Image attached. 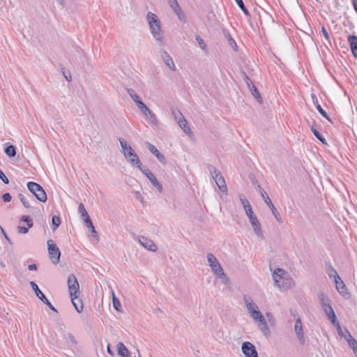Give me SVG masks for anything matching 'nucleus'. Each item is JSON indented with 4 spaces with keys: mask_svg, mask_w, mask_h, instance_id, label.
Instances as JSON below:
<instances>
[{
    "mask_svg": "<svg viewBox=\"0 0 357 357\" xmlns=\"http://www.w3.org/2000/svg\"><path fill=\"white\" fill-rule=\"evenodd\" d=\"M312 98L313 100V102L314 104L315 105L316 103H317V98L316 96L314 95V94H312Z\"/></svg>",
    "mask_w": 357,
    "mask_h": 357,
    "instance_id": "e2e57ef3",
    "label": "nucleus"
},
{
    "mask_svg": "<svg viewBox=\"0 0 357 357\" xmlns=\"http://www.w3.org/2000/svg\"><path fill=\"white\" fill-rule=\"evenodd\" d=\"M18 197L20 199L21 202L22 203V204L24 205V207H26L27 208L31 207L29 202L22 194H19Z\"/></svg>",
    "mask_w": 357,
    "mask_h": 357,
    "instance_id": "58836bf2",
    "label": "nucleus"
},
{
    "mask_svg": "<svg viewBox=\"0 0 357 357\" xmlns=\"http://www.w3.org/2000/svg\"><path fill=\"white\" fill-rule=\"evenodd\" d=\"M112 302H113V306L117 310L119 311V307H121V303L119 300L116 297L114 291H112Z\"/></svg>",
    "mask_w": 357,
    "mask_h": 357,
    "instance_id": "72a5a7b5",
    "label": "nucleus"
},
{
    "mask_svg": "<svg viewBox=\"0 0 357 357\" xmlns=\"http://www.w3.org/2000/svg\"><path fill=\"white\" fill-rule=\"evenodd\" d=\"M348 42L354 57H357V36L350 35L348 36Z\"/></svg>",
    "mask_w": 357,
    "mask_h": 357,
    "instance_id": "412c9836",
    "label": "nucleus"
},
{
    "mask_svg": "<svg viewBox=\"0 0 357 357\" xmlns=\"http://www.w3.org/2000/svg\"><path fill=\"white\" fill-rule=\"evenodd\" d=\"M107 352H108L110 355H112V356L113 355V352H112V349H111V348H110V346H109V345H108V346H107Z\"/></svg>",
    "mask_w": 357,
    "mask_h": 357,
    "instance_id": "680f3d73",
    "label": "nucleus"
},
{
    "mask_svg": "<svg viewBox=\"0 0 357 357\" xmlns=\"http://www.w3.org/2000/svg\"><path fill=\"white\" fill-rule=\"evenodd\" d=\"M335 326L336 327V329H337V331L338 334H339L341 337H344V338L345 339V336H346V330H347V329H345L344 331H342V328H341V326H340V323H338L337 324H336Z\"/></svg>",
    "mask_w": 357,
    "mask_h": 357,
    "instance_id": "37998d69",
    "label": "nucleus"
},
{
    "mask_svg": "<svg viewBox=\"0 0 357 357\" xmlns=\"http://www.w3.org/2000/svg\"><path fill=\"white\" fill-rule=\"evenodd\" d=\"M29 227H26L24 226H18L17 227V231L20 234H26L29 231Z\"/></svg>",
    "mask_w": 357,
    "mask_h": 357,
    "instance_id": "de8ad7c7",
    "label": "nucleus"
},
{
    "mask_svg": "<svg viewBox=\"0 0 357 357\" xmlns=\"http://www.w3.org/2000/svg\"><path fill=\"white\" fill-rule=\"evenodd\" d=\"M63 75L64 77H66V79L68 80V81H70L71 80V76L70 75H69V76H68V75H66L65 73L63 72Z\"/></svg>",
    "mask_w": 357,
    "mask_h": 357,
    "instance_id": "0e129e2a",
    "label": "nucleus"
},
{
    "mask_svg": "<svg viewBox=\"0 0 357 357\" xmlns=\"http://www.w3.org/2000/svg\"><path fill=\"white\" fill-rule=\"evenodd\" d=\"M3 200L6 202H9L11 200V196L9 193H5L2 196Z\"/></svg>",
    "mask_w": 357,
    "mask_h": 357,
    "instance_id": "6e6d98bb",
    "label": "nucleus"
},
{
    "mask_svg": "<svg viewBox=\"0 0 357 357\" xmlns=\"http://www.w3.org/2000/svg\"><path fill=\"white\" fill-rule=\"evenodd\" d=\"M160 55L165 63V64L172 70L175 71L176 70V66L174 64V62L172 58V56L168 54V52L164 50H162L160 51Z\"/></svg>",
    "mask_w": 357,
    "mask_h": 357,
    "instance_id": "4468645a",
    "label": "nucleus"
},
{
    "mask_svg": "<svg viewBox=\"0 0 357 357\" xmlns=\"http://www.w3.org/2000/svg\"><path fill=\"white\" fill-rule=\"evenodd\" d=\"M122 152L125 158L132 165H136L139 169L142 166V162L135 151L130 145H128L126 141L123 139H119Z\"/></svg>",
    "mask_w": 357,
    "mask_h": 357,
    "instance_id": "7ed1b4c3",
    "label": "nucleus"
},
{
    "mask_svg": "<svg viewBox=\"0 0 357 357\" xmlns=\"http://www.w3.org/2000/svg\"><path fill=\"white\" fill-rule=\"evenodd\" d=\"M174 12L175 13V14L177 15L178 18L181 21L185 20V16L183 12L182 11L181 7L177 8Z\"/></svg>",
    "mask_w": 357,
    "mask_h": 357,
    "instance_id": "a19ab883",
    "label": "nucleus"
},
{
    "mask_svg": "<svg viewBox=\"0 0 357 357\" xmlns=\"http://www.w3.org/2000/svg\"><path fill=\"white\" fill-rule=\"evenodd\" d=\"M117 353L121 357H130V352L122 342L116 344Z\"/></svg>",
    "mask_w": 357,
    "mask_h": 357,
    "instance_id": "4be33fe9",
    "label": "nucleus"
},
{
    "mask_svg": "<svg viewBox=\"0 0 357 357\" xmlns=\"http://www.w3.org/2000/svg\"><path fill=\"white\" fill-rule=\"evenodd\" d=\"M285 275V271L282 268H276L273 273L274 284L280 289H282L286 284L290 287L291 284H293V280L291 278H284Z\"/></svg>",
    "mask_w": 357,
    "mask_h": 357,
    "instance_id": "423d86ee",
    "label": "nucleus"
},
{
    "mask_svg": "<svg viewBox=\"0 0 357 357\" xmlns=\"http://www.w3.org/2000/svg\"><path fill=\"white\" fill-rule=\"evenodd\" d=\"M266 317L269 319V320L273 317V316H272L271 313H270V312H267V313L266 314Z\"/></svg>",
    "mask_w": 357,
    "mask_h": 357,
    "instance_id": "69168bd1",
    "label": "nucleus"
},
{
    "mask_svg": "<svg viewBox=\"0 0 357 357\" xmlns=\"http://www.w3.org/2000/svg\"><path fill=\"white\" fill-rule=\"evenodd\" d=\"M236 3L238 4V6H239V8L241 9V10L246 15H249V13H248V9L246 8V7L244 5V3L242 0H234Z\"/></svg>",
    "mask_w": 357,
    "mask_h": 357,
    "instance_id": "ea45409f",
    "label": "nucleus"
},
{
    "mask_svg": "<svg viewBox=\"0 0 357 357\" xmlns=\"http://www.w3.org/2000/svg\"><path fill=\"white\" fill-rule=\"evenodd\" d=\"M196 40L198 43L199 46L200 47L201 49H202V50L206 49V45L204 43V40L200 36H197Z\"/></svg>",
    "mask_w": 357,
    "mask_h": 357,
    "instance_id": "c03bdc74",
    "label": "nucleus"
},
{
    "mask_svg": "<svg viewBox=\"0 0 357 357\" xmlns=\"http://www.w3.org/2000/svg\"><path fill=\"white\" fill-rule=\"evenodd\" d=\"M0 179L5 183L8 184L9 183V181L8 178L6 176V175L3 174V172L0 169Z\"/></svg>",
    "mask_w": 357,
    "mask_h": 357,
    "instance_id": "864d4df0",
    "label": "nucleus"
},
{
    "mask_svg": "<svg viewBox=\"0 0 357 357\" xmlns=\"http://www.w3.org/2000/svg\"><path fill=\"white\" fill-rule=\"evenodd\" d=\"M168 3L169 6L172 8V10L174 11L177 8H179L180 6L178 5L176 0H168Z\"/></svg>",
    "mask_w": 357,
    "mask_h": 357,
    "instance_id": "49530a36",
    "label": "nucleus"
},
{
    "mask_svg": "<svg viewBox=\"0 0 357 357\" xmlns=\"http://www.w3.org/2000/svg\"><path fill=\"white\" fill-rule=\"evenodd\" d=\"M177 123H178V126H180V128L181 129H183V130L186 134H190L191 132L190 129L188 125V122L185 120V117H181V119H178Z\"/></svg>",
    "mask_w": 357,
    "mask_h": 357,
    "instance_id": "a878e982",
    "label": "nucleus"
},
{
    "mask_svg": "<svg viewBox=\"0 0 357 357\" xmlns=\"http://www.w3.org/2000/svg\"><path fill=\"white\" fill-rule=\"evenodd\" d=\"M207 261L213 273L216 277L222 279L225 284H227L229 281V279L227 277V275L224 273L223 269L220 264L218 262L217 258L212 253H208L207 255Z\"/></svg>",
    "mask_w": 357,
    "mask_h": 357,
    "instance_id": "20e7f679",
    "label": "nucleus"
},
{
    "mask_svg": "<svg viewBox=\"0 0 357 357\" xmlns=\"http://www.w3.org/2000/svg\"><path fill=\"white\" fill-rule=\"evenodd\" d=\"M146 147L149 151L152 153L157 159L163 165L166 163V160L165 156L158 150V149L153 144L149 142H146Z\"/></svg>",
    "mask_w": 357,
    "mask_h": 357,
    "instance_id": "f3484780",
    "label": "nucleus"
},
{
    "mask_svg": "<svg viewBox=\"0 0 357 357\" xmlns=\"http://www.w3.org/2000/svg\"><path fill=\"white\" fill-rule=\"evenodd\" d=\"M21 220L26 222L27 225V227H32L33 226V221L29 215H23L21 218Z\"/></svg>",
    "mask_w": 357,
    "mask_h": 357,
    "instance_id": "79ce46f5",
    "label": "nucleus"
},
{
    "mask_svg": "<svg viewBox=\"0 0 357 357\" xmlns=\"http://www.w3.org/2000/svg\"><path fill=\"white\" fill-rule=\"evenodd\" d=\"M149 179V181L152 183V184L159 190V192L162 191V186L157 180L154 174L151 172V171L149 169H143L142 166L141 169H139Z\"/></svg>",
    "mask_w": 357,
    "mask_h": 357,
    "instance_id": "2eb2a0df",
    "label": "nucleus"
},
{
    "mask_svg": "<svg viewBox=\"0 0 357 357\" xmlns=\"http://www.w3.org/2000/svg\"><path fill=\"white\" fill-rule=\"evenodd\" d=\"M240 201L245 209V213L248 217H250L252 215H254V212L252 209V207L249 203V201L243 195L240 194L238 195Z\"/></svg>",
    "mask_w": 357,
    "mask_h": 357,
    "instance_id": "6ab92c4d",
    "label": "nucleus"
},
{
    "mask_svg": "<svg viewBox=\"0 0 357 357\" xmlns=\"http://www.w3.org/2000/svg\"><path fill=\"white\" fill-rule=\"evenodd\" d=\"M321 33H322L323 36H324V38L330 43L329 34L324 26H321Z\"/></svg>",
    "mask_w": 357,
    "mask_h": 357,
    "instance_id": "8fccbe9b",
    "label": "nucleus"
},
{
    "mask_svg": "<svg viewBox=\"0 0 357 357\" xmlns=\"http://www.w3.org/2000/svg\"><path fill=\"white\" fill-rule=\"evenodd\" d=\"M352 349H353L354 354L357 356V345H356V347H354Z\"/></svg>",
    "mask_w": 357,
    "mask_h": 357,
    "instance_id": "338daca9",
    "label": "nucleus"
},
{
    "mask_svg": "<svg viewBox=\"0 0 357 357\" xmlns=\"http://www.w3.org/2000/svg\"><path fill=\"white\" fill-rule=\"evenodd\" d=\"M345 340L347 341L349 347L353 349L356 347L357 341L353 337L348 330H346Z\"/></svg>",
    "mask_w": 357,
    "mask_h": 357,
    "instance_id": "bb28decb",
    "label": "nucleus"
},
{
    "mask_svg": "<svg viewBox=\"0 0 357 357\" xmlns=\"http://www.w3.org/2000/svg\"><path fill=\"white\" fill-rule=\"evenodd\" d=\"M334 280L336 289L339 291V293L341 294L342 295L347 294L348 292L346 285L344 284V282L339 276V275H336L335 278Z\"/></svg>",
    "mask_w": 357,
    "mask_h": 357,
    "instance_id": "aec40b11",
    "label": "nucleus"
},
{
    "mask_svg": "<svg viewBox=\"0 0 357 357\" xmlns=\"http://www.w3.org/2000/svg\"><path fill=\"white\" fill-rule=\"evenodd\" d=\"M242 76H243L245 82H246L248 86L250 88L251 86L250 84H252L251 80L250 79V78L248 77V76L246 75L245 73H242Z\"/></svg>",
    "mask_w": 357,
    "mask_h": 357,
    "instance_id": "603ef678",
    "label": "nucleus"
},
{
    "mask_svg": "<svg viewBox=\"0 0 357 357\" xmlns=\"http://www.w3.org/2000/svg\"><path fill=\"white\" fill-rule=\"evenodd\" d=\"M28 190L41 202L47 201V195L43 187L38 183L33 181L27 183Z\"/></svg>",
    "mask_w": 357,
    "mask_h": 357,
    "instance_id": "0eeeda50",
    "label": "nucleus"
},
{
    "mask_svg": "<svg viewBox=\"0 0 357 357\" xmlns=\"http://www.w3.org/2000/svg\"><path fill=\"white\" fill-rule=\"evenodd\" d=\"M353 5H354L355 10L357 13V0H353Z\"/></svg>",
    "mask_w": 357,
    "mask_h": 357,
    "instance_id": "052dcab7",
    "label": "nucleus"
},
{
    "mask_svg": "<svg viewBox=\"0 0 357 357\" xmlns=\"http://www.w3.org/2000/svg\"><path fill=\"white\" fill-rule=\"evenodd\" d=\"M139 243L148 250L155 252L157 250V247L154 242L144 236H141L139 238Z\"/></svg>",
    "mask_w": 357,
    "mask_h": 357,
    "instance_id": "dca6fc26",
    "label": "nucleus"
},
{
    "mask_svg": "<svg viewBox=\"0 0 357 357\" xmlns=\"http://www.w3.org/2000/svg\"><path fill=\"white\" fill-rule=\"evenodd\" d=\"M326 316L334 326L339 323V321L337 320V317L334 310L328 312V314Z\"/></svg>",
    "mask_w": 357,
    "mask_h": 357,
    "instance_id": "f704fd0d",
    "label": "nucleus"
},
{
    "mask_svg": "<svg viewBox=\"0 0 357 357\" xmlns=\"http://www.w3.org/2000/svg\"><path fill=\"white\" fill-rule=\"evenodd\" d=\"M336 275H338L337 271L331 266V271L330 272L328 273V275L330 278H332L333 277L334 279L335 278V276Z\"/></svg>",
    "mask_w": 357,
    "mask_h": 357,
    "instance_id": "4d7b16f0",
    "label": "nucleus"
},
{
    "mask_svg": "<svg viewBox=\"0 0 357 357\" xmlns=\"http://www.w3.org/2000/svg\"><path fill=\"white\" fill-rule=\"evenodd\" d=\"M5 153L8 156V157H14L16 154V151H15V147L13 145H9L8 146L5 150Z\"/></svg>",
    "mask_w": 357,
    "mask_h": 357,
    "instance_id": "7c9ffc66",
    "label": "nucleus"
},
{
    "mask_svg": "<svg viewBox=\"0 0 357 357\" xmlns=\"http://www.w3.org/2000/svg\"><path fill=\"white\" fill-rule=\"evenodd\" d=\"M65 335H66V337L68 338L70 342V347H75L77 346V342L75 337L73 336V335L70 333H67Z\"/></svg>",
    "mask_w": 357,
    "mask_h": 357,
    "instance_id": "c9c22d12",
    "label": "nucleus"
},
{
    "mask_svg": "<svg viewBox=\"0 0 357 357\" xmlns=\"http://www.w3.org/2000/svg\"><path fill=\"white\" fill-rule=\"evenodd\" d=\"M322 309L325 312L326 315L328 314V312L333 310V309L331 305V303H327V304H324Z\"/></svg>",
    "mask_w": 357,
    "mask_h": 357,
    "instance_id": "a18cd8bd",
    "label": "nucleus"
},
{
    "mask_svg": "<svg viewBox=\"0 0 357 357\" xmlns=\"http://www.w3.org/2000/svg\"><path fill=\"white\" fill-rule=\"evenodd\" d=\"M30 285L33 290L34 291L36 296L42 301L44 302L47 298L43 294V292L40 290L38 285L36 284V282L31 281L30 282Z\"/></svg>",
    "mask_w": 357,
    "mask_h": 357,
    "instance_id": "5701e85b",
    "label": "nucleus"
},
{
    "mask_svg": "<svg viewBox=\"0 0 357 357\" xmlns=\"http://www.w3.org/2000/svg\"><path fill=\"white\" fill-rule=\"evenodd\" d=\"M78 212L85 222L87 220V217H89L87 211H86L84 206L82 203H80L78 206Z\"/></svg>",
    "mask_w": 357,
    "mask_h": 357,
    "instance_id": "cd10ccee",
    "label": "nucleus"
},
{
    "mask_svg": "<svg viewBox=\"0 0 357 357\" xmlns=\"http://www.w3.org/2000/svg\"><path fill=\"white\" fill-rule=\"evenodd\" d=\"M311 130L314 135L324 144H326V139L322 136V135L314 127H311Z\"/></svg>",
    "mask_w": 357,
    "mask_h": 357,
    "instance_id": "c756f323",
    "label": "nucleus"
},
{
    "mask_svg": "<svg viewBox=\"0 0 357 357\" xmlns=\"http://www.w3.org/2000/svg\"><path fill=\"white\" fill-rule=\"evenodd\" d=\"M250 222L252 225L253 231L255 235L260 239H263L264 238V234L261 229V226L260 222H259L257 216L254 214L250 217H248Z\"/></svg>",
    "mask_w": 357,
    "mask_h": 357,
    "instance_id": "f8f14e48",
    "label": "nucleus"
},
{
    "mask_svg": "<svg viewBox=\"0 0 357 357\" xmlns=\"http://www.w3.org/2000/svg\"><path fill=\"white\" fill-rule=\"evenodd\" d=\"M1 232L2 234H3L5 238L7 240V241L9 243H11L10 242V238L8 237V236L6 235V232L4 231V230L3 229V228H1Z\"/></svg>",
    "mask_w": 357,
    "mask_h": 357,
    "instance_id": "bf43d9fd",
    "label": "nucleus"
},
{
    "mask_svg": "<svg viewBox=\"0 0 357 357\" xmlns=\"http://www.w3.org/2000/svg\"><path fill=\"white\" fill-rule=\"evenodd\" d=\"M172 114L174 119L178 122V119H181V117H184L181 111L178 109H172Z\"/></svg>",
    "mask_w": 357,
    "mask_h": 357,
    "instance_id": "e433bc0d",
    "label": "nucleus"
},
{
    "mask_svg": "<svg viewBox=\"0 0 357 357\" xmlns=\"http://www.w3.org/2000/svg\"><path fill=\"white\" fill-rule=\"evenodd\" d=\"M43 303H45V305H47L50 310H52V311H54L55 312H57V310H56V308L50 303V301H48L47 298Z\"/></svg>",
    "mask_w": 357,
    "mask_h": 357,
    "instance_id": "5fc2aeb1",
    "label": "nucleus"
},
{
    "mask_svg": "<svg viewBox=\"0 0 357 357\" xmlns=\"http://www.w3.org/2000/svg\"><path fill=\"white\" fill-rule=\"evenodd\" d=\"M316 108H317V109L319 111V112L320 113V114H321L323 117H324L325 119H326L328 121L332 122L331 119L329 117V116L328 115V114L326 113V112L322 109V107H321V105H320L317 104V105H316Z\"/></svg>",
    "mask_w": 357,
    "mask_h": 357,
    "instance_id": "2f4dec72",
    "label": "nucleus"
},
{
    "mask_svg": "<svg viewBox=\"0 0 357 357\" xmlns=\"http://www.w3.org/2000/svg\"><path fill=\"white\" fill-rule=\"evenodd\" d=\"M28 268L29 271H35V270H36L37 266L36 264H33L29 265Z\"/></svg>",
    "mask_w": 357,
    "mask_h": 357,
    "instance_id": "13d9d810",
    "label": "nucleus"
},
{
    "mask_svg": "<svg viewBox=\"0 0 357 357\" xmlns=\"http://www.w3.org/2000/svg\"><path fill=\"white\" fill-rule=\"evenodd\" d=\"M250 90L253 95V96L259 102H262V98L260 96L259 92L257 91V89L254 84H252V86L250 87Z\"/></svg>",
    "mask_w": 357,
    "mask_h": 357,
    "instance_id": "c85d7f7f",
    "label": "nucleus"
},
{
    "mask_svg": "<svg viewBox=\"0 0 357 357\" xmlns=\"http://www.w3.org/2000/svg\"><path fill=\"white\" fill-rule=\"evenodd\" d=\"M52 225H53L52 229L54 231V230H56L57 229V227L61 224L60 218L59 216H57V215H53L52 218Z\"/></svg>",
    "mask_w": 357,
    "mask_h": 357,
    "instance_id": "473e14b6",
    "label": "nucleus"
},
{
    "mask_svg": "<svg viewBox=\"0 0 357 357\" xmlns=\"http://www.w3.org/2000/svg\"><path fill=\"white\" fill-rule=\"evenodd\" d=\"M146 21L149 24L151 33L154 39L159 45H163V33L161 29L160 21L158 16L152 12H148L146 14Z\"/></svg>",
    "mask_w": 357,
    "mask_h": 357,
    "instance_id": "f03ea898",
    "label": "nucleus"
},
{
    "mask_svg": "<svg viewBox=\"0 0 357 357\" xmlns=\"http://www.w3.org/2000/svg\"><path fill=\"white\" fill-rule=\"evenodd\" d=\"M208 171L211 174L213 179L215 181L218 188L222 192L227 194V187L224 177L221 175L219 170H218L214 166L208 165L207 166Z\"/></svg>",
    "mask_w": 357,
    "mask_h": 357,
    "instance_id": "39448f33",
    "label": "nucleus"
},
{
    "mask_svg": "<svg viewBox=\"0 0 357 357\" xmlns=\"http://www.w3.org/2000/svg\"><path fill=\"white\" fill-rule=\"evenodd\" d=\"M47 250L49 257L54 264L59 263L61 252L52 240H48L47 242Z\"/></svg>",
    "mask_w": 357,
    "mask_h": 357,
    "instance_id": "1a4fd4ad",
    "label": "nucleus"
},
{
    "mask_svg": "<svg viewBox=\"0 0 357 357\" xmlns=\"http://www.w3.org/2000/svg\"><path fill=\"white\" fill-rule=\"evenodd\" d=\"M319 299L320 302V305H321V307L324 306V304H327V303H331L330 299L325 296V295L323 293H321L319 295Z\"/></svg>",
    "mask_w": 357,
    "mask_h": 357,
    "instance_id": "4c0bfd02",
    "label": "nucleus"
},
{
    "mask_svg": "<svg viewBox=\"0 0 357 357\" xmlns=\"http://www.w3.org/2000/svg\"><path fill=\"white\" fill-rule=\"evenodd\" d=\"M139 109L151 126H158V122L155 114L145 104L140 103Z\"/></svg>",
    "mask_w": 357,
    "mask_h": 357,
    "instance_id": "9b49d317",
    "label": "nucleus"
},
{
    "mask_svg": "<svg viewBox=\"0 0 357 357\" xmlns=\"http://www.w3.org/2000/svg\"><path fill=\"white\" fill-rule=\"evenodd\" d=\"M241 350L246 357H258L255 347L250 342H245L242 344Z\"/></svg>",
    "mask_w": 357,
    "mask_h": 357,
    "instance_id": "ddd939ff",
    "label": "nucleus"
},
{
    "mask_svg": "<svg viewBox=\"0 0 357 357\" xmlns=\"http://www.w3.org/2000/svg\"><path fill=\"white\" fill-rule=\"evenodd\" d=\"M294 331L296 332L297 338L298 339L300 343L301 344H303L305 342V337H304V333L303 331V326L300 319H298L296 321L295 325H294Z\"/></svg>",
    "mask_w": 357,
    "mask_h": 357,
    "instance_id": "a211bd4d",
    "label": "nucleus"
},
{
    "mask_svg": "<svg viewBox=\"0 0 357 357\" xmlns=\"http://www.w3.org/2000/svg\"><path fill=\"white\" fill-rule=\"evenodd\" d=\"M73 306L75 307V310L77 311V312H81L83 310V305L81 303L79 306L77 303L75 301V300H71Z\"/></svg>",
    "mask_w": 357,
    "mask_h": 357,
    "instance_id": "09e8293b",
    "label": "nucleus"
},
{
    "mask_svg": "<svg viewBox=\"0 0 357 357\" xmlns=\"http://www.w3.org/2000/svg\"><path fill=\"white\" fill-rule=\"evenodd\" d=\"M85 225L89 229L91 236L96 238V240H98V232L96 231L90 217H87V220L85 222Z\"/></svg>",
    "mask_w": 357,
    "mask_h": 357,
    "instance_id": "393cba45",
    "label": "nucleus"
},
{
    "mask_svg": "<svg viewBox=\"0 0 357 357\" xmlns=\"http://www.w3.org/2000/svg\"><path fill=\"white\" fill-rule=\"evenodd\" d=\"M127 92L129 94L132 100L137 104V106L139 109V104H144L139 98V96L135 93L132 89H128Z\"/></svg>",
    "mask_w": 357,
    "mask_h": 357,
    "instance_id": "b1692460",
    "label": "nucleus"
},
{
    "mask_svg": "<svg viewBox=\"0 0 357 357\" xmlns=\"http://www.w3.org/2000/svg\"><path fill=\"white\" fill-rule=\"evenodd\" d=\"M225 36H227V39H228V41H229V45L231 46V47H236V43L235 42V40L231 38V36L227 33V35L225 34Z\"/></svg>",
    "mask_w": 357,
    "mask_h": 357,
    "instance_id": "3c124183",
    "label": "nucleus"
},
{
    "mask_svg": "<svg viewBox=\"0 0 357 357\" xmlns=\"http://www.w3.org/2000/svg\"><path fill=\"white\" fill-rule=\"evenodd\" d=\"M68 288L71 300L78 297L79 285L75 275L71 274L68 278Z\"/></svg>",
    "mask_w": 357,
    "mask_h": 357,
    "instance_id": "6e6552de",
    "label": "nucleus"
},
{
    "mask_svg": "<svg viewBox=\"0 0 357 357\" xmlns=\"http://www.w3.org/2000/svg\"><path fill=\"white\" fill-rule=\"evenodd\" d=\"M57 1L59 2V3L63 4V0H57Z\"/></svg>",
    "mask_w": 357,
    "mask_h": 357,
    "instance_id": "774afa93",
    "label": "nucleus"
},
{
    "mask_svg": "<svg viewBox=\"0 0 357 357\" xmlns=\"http://www.w3.org/2000/svg\"><path fill=\"white\" fill-rule=\"evenodd\" d=\"M243 302L245 305L246 309L254 321L257 324L260 331L265 335H270V329L266 323L265 317L259 311L257 305L247 295L243 296Z\"/></svg>",
    "mask_w": 357,
    "mask_h": 357,
    "instance_id": "f257e3e1",
    "label": "nucleus"
},
{
    "mask_svg": "<svg viewBox=\"0 0 357 357\" xmlns=\"http://www.w3.org/2000/svg\"><path fill=\"white\" fill-rule=\"evenodd\" d=\"M257 188H258V190H259V193L261 194L264 202L267 204L268 208L271 209L273 215H274V217L275 218L277 221L278 222H282V218H281L280 213H278L276 208L271 202V200L269 198V197L268 196V195L266 194V192L259 185H258Z\"/></svg>",
    "mask_w": 357,
    "mask_h": 357,
    "instance_id": "9d476101",
    "label": "nucleus"
}]
</instances>
